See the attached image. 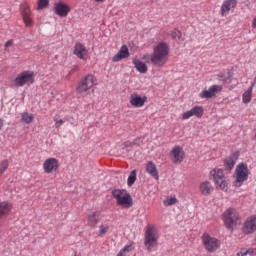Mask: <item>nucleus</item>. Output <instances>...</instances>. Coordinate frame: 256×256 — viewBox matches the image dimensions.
Instances as JSON below:
<instances>
[{"mask_svg":"<svg viewBox=\"0 0 256 256\" xmlns=\"http://www.w3.org/2000/svg\"><path fill=\"white\" fill-rule=\"evenodd\" d=\"M169 61V45L160 42L154 47L153 54L150 56V63L154 67H163Z\"/></svg>","mask_w":256,"mask_h":256,"instance_id":"1","label":"nucleus"},{"mask_svg":"<svg viewBox=\"0 0 256 256\" xmlns=\"http://www.w3.org/2000/svg\"><path fill=\"white\" fill-rule=\"evenodd\" d=\"M112 196L117 200V205H120V207H125V209H131V206L133 205V198H131V194L127 193V190H112Z\"/></svg>","mask_w":256,"mask_h":256,"instance_id":"2","label":"nucleus"},{"mask_svg":"<svg viewBox=\"0 0 256 256\" xmlns=\"http://www.w3.org/2000/svg\"><path fill=\"white\" fill-rule=\"evenodd\" d=\"M144 245L147 251H153L157 245H159V235H157V230L152 227H148L144 236Z\"/></svg>","mask_w":256,"mask_h":256,"instance_id":"3","label":"nucleus"},{"mask_svg":"<svg viewBox=\"0 0 256 256\" xmlns=\"http://www.w3.org/2000/svg\"><path fill=\"white\" fill-rule=\"evenodd\" d=\"M224 223L230 231H233L237 225H239V213L233 208L227 209L223 213Z\"/></svg>","mask_w":256,"mask_h":256,"instance_id":"4","label":"nucleus"},{"mask_svg":"<svg viewBox=\"0 0 256 256\" xmlns=\"http://www.w3.org/2000/svg\"><path fill=\"white\" fill-rule=\"evenodd\" d=\"M235 187H241V184L249 179V167L245 163L238 164L235 170Z\"/></svg>","mask_w":256,"mask_h":256,"instance_id":"5","label":"nucleus"},{"mask_svg":"<svg viewBox=\"0 0 256 256\" xmlns=\"http://www.w3.org/2000/svg\"><path fill=\"white\" fill-rule=\"evenodd\" d=\"M210 174L213 176L216 189H221L222 191L229 189V187H227V178L225 174H223V169H214Z\"/></svg>","mask_w":256,"mask_h":256,"instance_id":"6","label":"nucleus"},{"mask_svg":"<svg viewBox=\"0 0 256 256\" xmlns=\"http://www.w3.org/2000/svg\"><path fill=\"white\" fill-rule=\"evenodd\" d=\"M35 73L33 71H24L20 73L14 80L15 87H23V85H31L35 82Z\"/></svg>","mask_w":256,"mask_h":256,"instance_id":"7","label":"nucleus"},{"mask_svg":"<svg viewBox=\"0 0 256 256\" xmlns=\"http://www.w3.org/2000/svg\"><path fill=\"white\" fill-rule=\"evenodd\" d=\"M202 241L208 253H215V251L221 247V242H219V240L216 238L209 236V234H203Z\"/></svg>","mask_w":256,"mask_h":256,"instance_id":"8","label":"nucleus"},{"mask_svg":"<svg viewBox=\"0 0 256 256\" xmlns=\"http://www.w3.org/2000/svg\"><path fill=\"white\" fill-rule=\"evenodd\" d=\"M95 85L94 77L91 74L86 75L80 82L78 83L76 87L77 93H87L89 89H91Z\"/></svg>","mask_w":256,"mask_h":256,"instance_id":"9","label":"nucleus"},{"mask_svg":"<svg viewBox=\"0 0 256 256\" xmlns=\"http://www.w3.org/2000/svg\"><path fill=\"white\" fill-rule=\"evenodd\" d=\"M223 91V86L221 85H212L209 87L208 90H203L199 97L200 99H212V97H216L218 93H221Z\"/></svg>","mask_w":256,"mask_h":256,"instance_id":"10","label":"nucleus"},{"mask_svg":"<svg viewBox=\"0 0 256 256\" xmlns=\"http://www.w3.org/2000/svg\"><path fill=\"white\" fill-rule=\"evenodd\" d=\"M71 11V7L64 2H58L54 4V13L58 17H67Z\"/></svg>","mask_w":256,"mask_h":256,"instance_id":"11","label":"nucleus"},{"mask_svg":"<svg viewBox=\"0 0 256 256\" xmlns=\"http://www.w3.org/2000/svg\"><path fill=\"white\" fill-rule=\"evenodd\" d=\"M43 169L45 173H53V171L59 169V160H57L56 158H49L45 160L43 164Z\"/></svg>","mask_w":256,"mask_h":256,"instance_id":"12","label":"nucleus"},{"mask_svg":"<svg viewBox=\"0 0 256 256\" xmlns=\"http://www.w3.org/2000/svg\"><path fill=\"white\" fill-rule=\"evenodd\" d=\"M243 233L245 235H251V233L256 232V217H250L246 220L244 223V226L242 227Z\"/></svg>","mask_w":256,"mask_h":256,"instance_id":"13","label":"nucleus"},{"mask_svg":"<svg viewBox=\"0 0 256 256\" xmlns=\"http://www.w3.org/2000/svg\"><path fill=\"white\" fill-rule=\"evenodd\" d=\"M237 159H239V152L230 154V156L224 160L225 171H232L233 167H235V163H237Z\"/></svg>","mask_w":256,"mask_h":256,"instance_id":"14","label":"nucleus"},{"mask_svg":"<svg viewBox=\"0 0 256 256\" xmlns=\"http://www.w3.org/2000/svg\"><path fill=\"white\" fill-rule=\"evenodd\" d=\"M146 102V96L141 97L137 93H133L130 96V104L132 105V107H143V105H145Z\"/></svg>","mask_w":256,"mask_h":256,"instance_id":"15","label":"nucleus"},{"mask_svg":"<svg viewBox=\"0 0 256 256\" xmlns=\"http://www.w3.org/2000/svg\"><path fill=\"white\" fill-rule=\"evenodd\" d=\"M237 7V0H226L221 6V15L225 17L227 13L231 11V9H235Z\"/></svg>","mask_w":256,"mask_h":256,"instance_id":"16","label":"nucleus"},{"mask_svg":"<svg viewBox=\"0 0 256 256\" xmlns=\"http://www.w3.org/2000/svg\"><path fill=\"white\" fill-rule=\"evenodd\" d=\"M129 55V48L127 47V45H122L118 53L113 56L112 61H114V63H117L121 61V59H127Z\"/></svg>","mask_w":256,"mask_h":256,"instance_id":"17","label":"nucleus"},{"mask_svg":"<svg viewBox=\"0 0 256 256\" xmlns=\"http://www.w3.org/2000/svg\"><path fill=\"white\" fill-rule=\"evenodd\" d=\"M73 53L74 55H76V57H79V59H85L87 55V48H85V45L77 43L75 45Z\"/></svg>","mask_w":256,"mask_h":256,"instance_id":"18","label":"nucleus"},{"mask_svg":"<svg viewBox=\"0 0 256 256\" xmlns=\"http://www.w3.org/2000/svg\"><path fill=\"white\" fill-rule=\"evenodd\" d=\"M146 171L151 175V177H154V179L159 180V172H157V166H155V163L148 162L146 165Z\"/></svg>","mask_w":256,"mask_h":256,"instance_id":"19","label":"nucleus"},{"mask_svg":"<svg viewBox=\"0 0 256 256\" xmlns=\"http://www.w3.org/2000/svg\"><path fill=\"white\" fill-rule=\"evenodd\" d=\"M21 11H22L23 21L26 27H29V25H31V17L29 16L31 13V10H29V7L24 5L21 7Z\"/></svg>","mask_w":256,"mask_h":256,"instance_id":"20","label":"nucleus"},{"mask_svg":"<svg viewBox=\"0 0 256 256\" xmlns=\"http://www.w3.org/2000/svg\"><path fill=\"white\" fill-rule=\"evenodd\" d=\"M200 191L205 197H207V195H211V191H213V186L211 185V182H202L200 184Z\"/></svg>","mask_w":256,"mask_h":256,"instance_id":"21","label":"nucleus"},{"mask_svg":"<svg viewBox=\"0 0 256 256\" xmlns=\"http://www.w3.org/2000/svg\"><path fill=\"white\" fill-rule=\"evenodd\" d=\"M172 155L174 157V163H182L183 152L181 151V147L175 146L172 150Z\"/></svg>","mask_w":256,"mask_h":256,"instance_id":"22","label":"nucleus"},{"mask_svg":"<svg viewBox=\"0 0 256 256\" xmlns=\"http://www.w3.org/2000/svg\"><path fill=\"white\" fill-rule=\"evenodd\" d=\"M133 65L136 67V69L139 73H145L147 71V64L143 63L142 61H140L138 59L133 60Z\"/></svg>","mask_w":256,"mask_h":256,"instance_id":"23","label":"nucleus"},{"mask_svg":"<svg viewBox=\"0 0 256 256\" xmlns=\"http://www.w3.org/2000/svg\"><path fill=\"white\" fill-rule=\"evenodd\" d=\"M9 211H11V206L7 202L0 203V218L5 217V215H9Z\"/></svg>","mask_w":256,"mask_h":256,"instance_id":"24","label":"nucleus"},{"mask_svg":"<svg viewBox=\"0 0 256 256\" xmlns=\"http://www.w3.org/2000/svg\"><path fill=\"white\" fill-rule=\"evenodd\" d=\"M237 256H253L256 255V248H242L236 254Z\"/></svg>","mask_w":256,"mask_h":256,"instance_id":"25","label":"nucleus"},{"mask_svg":"<svg viewBox=\"0 0 256 256\" xmlns=\"http://www.w3.org/2000/svg\"><path fill=\"white\" fill-rule=\"evenodd\" d=\"M135 181H137V170H132L128 176V187H133Z\"/></svg>","mask_w":256,"mask_h":256,"instance_id":"26","label":"nucleus"},{"mask_svg":"<svg viewBox=\"0 0 256 256\" xmlns=\"http://www.w3.org/2000/svg\"><path fill=\"white\" fill-rule=\"evenodd\" d=\"M251 93H253V88H249L246 92L243 94V103H250L251 102Z\"/></svg>","mask_w":256,"mask_h":256,"instance_id":"27","label":"nucleus"},{"mask_svg":"<svg viewBox=\"0 0 256 256\" xmlns=\"http://www.w3.org/2000/svg\"><path fill=\"white\" fill-rule=\"evenodd\" d=\"M33 114H29L27 112L22 114V120L24 121V123H26L27 125H29V123H33Z\"/></svg>","mask_w":256,"mask_h":256,"instance_id":"28","label":"nucleus"},{"mask_svg":"<svg viewBox=\"0 0 256 256\" xmlns=\"http://www.w3.org/2000/svg\"><path fill=\"white\" fill-rule=\"evenodd\" d=\"M191 110H192V115H195L196 117H203V107L195 106Z\"/></svg>","mask_w":256,"mask_h":256,"instance_id":"29","label":"nucleus"},{"mask_svg":"<svg viewBox=\"0 0 256 256\" xmlns=\"http://www.w3.org/2000/svg\"><path fill=\"white\" fill-rule=\"evenodd\" d=\"M139 140H140V139L137 138V139H135L133 142H131V141H126V142H124V143L121 145V147H122V149H126L127 147H134V145H137V142H138Z\"/></svg>","mask_w":256,"mask_h":256,"instance_id":"30","label":"nucleus"},{"mask_svg":"<svg viewBox=\"0 0 256 256\" xmlns=\"http://www.w3.org/2000/svg\"><path fill=\"white\" fill-rule=\"evenodd\" d=\"M49 6V0H38V11H40L41 9H45V7Z\"/></svg>","mask_w":256,"mask_h":256,"instance_id":"31","label":"nucleus"},{"mask_svg":"<svg viewBox=\"0 0 256 256\" xmlns=\"http://www.w3.org/2000/svg\"><path fill=\"white\" fill-rule=\"evenodd\" d=\"M8 167H9V162L7 160H3L0 163V175H2V173H5Z\"/></svg>","mask_w":256,"mask_h":256,"instance_id":"32","label":"nucleus"},{"mask_svg":"<svg viewBox=\"0 0 256 256\" xmlns=\"http://www.w3.org/2000/svg\"><path fill=\"white\" fill-rule=\"evenodd\" d=\"M175 203H177V198L175 196H171L170 198L164 201V205H166L167 207L175 205Z\"/></svg>","mask_w":256,"mask_h":256,"instance_id":"33","label":"nucleus"},{"mask_svg":"<svg viewBox=\"0 0 256 256\" xmlns=\"http://www.w3.org/2000/svg\"><path fill=\"white\" fill-rule=\"evenodd\" d=\"M132 247L131 245H126L120 252L117 254V256H125L127 253L131 251Z\"/></svg>","mask_w":256,"mask_h":256,"instance_id":"34","label":"nucleus"},{"mask_svg":"<svg viewBox=\"0 0 256 256\" xmlns=\"http://www.w3.org/2000/svg\"><path fill=\"white\" fill-rule=\"evenodd\" d=\"M88 221L91 223V225H97V214L92 213L88 216Z\"/></svg>","mask_w":256,"mask_h":256,"instance_id":"35","label":"nucleus"},{"mask_svg":"<svg viewBox=\"0 0 256 256\" xmlns=\"http://www.w3.org/2000/svg\"><path fill=\"white\" fill-rule=\"evenodd\" d=\"M181 31L179 30H174L172 33H171V37L172 39H181Z\"/></svg>","mask_w":256,"mask_h":256,"instance_id":"36","label":"nucleus"},{"mask_svg":"<svg viewBox=\"0 0 256 256\" xmlns=\"http://www.w3.org/2000/svg\"><path fill=\"white\" fill-rule=\"evenodd\" d=\"M191 117H193V111H192V110H188V111H186V112L183 114L182 119H189V118H191Z\"/></svg>","mask_w":256,"mask_h":256,"instance_id":"37","label":"nucleus"},{"mask_svg":"<svg viewBox=\"0 0 256 256\" xmlns=\"http://www.w3.org/2000/svg\"><path fill=\"white\" fill-rule=\"evenodd\" d=\"M109 231V227H105L103 225L100 226V235H105Z\"/></svg>","mask_w":256,"mask_h":256,"instance_id":"38","label":"nucleus"},{"mask_svg":"<svg viewBox=\"0 0 256 256\" xmlns=\"http://www.w3.org/2000/svg\"><path fill=\"white\" fill-rule=\"evenodd\" d=\"M63 123H64L63 119L58 120V121L55 123L56 129H59V128L61 127V125H63Z\"/></svg>","mask_w":256,"mask_h":256,"instance_id":"39","label":"nucleus"},{"mask_svg":"<svg viewBox=\"0 0 256 256\" xmlns=\"http://www.w3.org/2000/svg\"><path fill=\"white\" fill-rule=\"evenodd\" d=\"M13 45V40H9L5 43V47H11Z\"/></svg>","mask_w":256,"mask_h":256,"instance_id":"40","label":"nucleus"},{"mask_svg":"<svg viewBox=\"0 0 256 256\" xmlns=\"http://www.w3.org/2000/svg\"><path fill=\"white\" fill-rule=\"evenodd\" d=\"M96 3H103L104 0H95Z\"/></svg>","mask_w":256,"mask_h":256,"instance_id":"41","label":"nucleus"},{"mask_svg":"<svg viewBox=\"0 0 256 256\" xmlns=\"http://www.w3.org/2000/svg\"><path fill=\"white\" fill-rule=\"evenodd\" d=\"M218 77L223 78V74H219Z\"/></svg>","mask_w":256,"mask_h":256,"instance_id":"42","label":"nucleus"},{"mask_svg":"<svg viewBox=\"0 0 256 256\" xmlns=\"http://www.w3.org/2000/svg\"><path fill=\"white\" fill-rule=\"evenodd\" d=\"M72 71H77V67H75Z\"/></svg>","mask_w":256,"mask_h":256,"instance_id":"43","label":"nucleus"},{"mask_svg":"<svg viewBox=\"0 0 256 256\" xmlns=\"http://www.w3.org/2000/svg\"><path fill=\"white\" fill-rule=\"evenodd\" d=\"M74 256H77V252H75Z\"/></svg>","mask_w":256,"mask_h":256,"instance_id":"44","label":"nucleus"}]
</instances>
